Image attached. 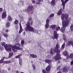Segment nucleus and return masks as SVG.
I'll use <instances>...</instances> for the list:
<instances>
[{"label": "nucleus", "instance_id": "21", "mask_svg": "<svg viewBox=\"0 0 73 73\" xmlns=\"http://www.w3.org/2000/svg\"><path fill=\"white\" fill-rule=\"evenodd\" d=\"M45 62L46 63H50V62H51V60L48 59H46L45 60Z\"/></svg>", "mask_w": 73, "mask_h": 73}, {"label": "nucleus", "instance_id": "16", "mask_svg": "<svg viewBox=\"0 0 73 73\" xmlns=\"http://www.w3.org/2000/svg\"><path fill=\"white\" fill-rule=\"evenodd\" d=\"M56 27L57 26L56 25H53L50 26V28L52 29H54L55 28H56Z\"/></svg>", "mask_w": 73, "mask_h": 73}, {"label": "nucleus", "instance_id": "9", "mask_svg": "<svg viewBox=\"0 0 73 73\" xmlns=\"http://www.w3.org/2000/svg\"><path fill=\"white\" fill-rule=\"evenodd\" d=\"M49 20L48 19H47L46 20V23L45 25V28H49Z\"/></svg>", "mask_w": 73, "mask_h": 73}, {"label": "nucleus", "instance_id": "54", "mask_svg": "<svg viewBox=\"0 0 73 73\" xmlns=\"http://www.w3.org/2000/svg\"><path fill=\"white\" fill-rule=\"evenodd\" d=\"M3 49H4V48H2L1 49V50H3Z\"/></svg>", "mask_w": 73, "mask_h": 73}, {"label": "nucleus", "instance_id": "45", "mask_svg": "<svg viewBox=\"0 0 73 73\" xmlns=\"http://www.w3.org/2000/svg\"><path fill=\"white\" fill-rule=\"evenodd\" d=\"M61 2L62 3V4H64V0H61Z\"/></svg>", "mask_w": 73, "mask_h": 73}, {"label": "nucleus", "instance_id": "1", "mask_svg": "<svg viewBox=\"0 0 73 73\" xmlns=\"http://www.w3.org/2000/svg\"><path fill=\"white\" fill-rule=\"evenodd\" d=\"M69 15L67 14H63L62 15L61 19L62 20V25L63 27H62L61 29L60 30L61 32L64 33L65 31V27L69 24V22H70V18H69L68 17Z\"/></svg>", "mask_w": 73, "mask_h": 73}, {"label": "nucleus", "instance_id": "57", "mask_svg": "<svg viewBox=\"0 0 73 73\" xmlns=\"http://www.w3.org/2000/svg\"><path fill=\"white\" fill-rule=\"evenodd\" d=\"M60 69V68H58V69Z\"/></svg>", "mask_w": 73, "mask_h": 73}, {"label": "nucleus", "instance_id": "13", "mask_svg": "<svg viewBox=\"0 0 73 73\" xmlns=\"http://www.w3.org/2000/svg\"><path fill=\"white\" fill-rule=\"evenodd\" d=\"M20 25V30L19 32V33L20 34V33H21L23 31V28H22V26H21V23H19Z\"/></svg>", "mask_w": 73, "mask_h": 73}, {"label": "nucleus", "instance_id": "40", "mask_svg": "<svg viewBox=\"0 0 73 73\" xmlns=\"http://www.w3.org/2000/svg\"><path fill=\"white\" fill-rule=\"evenodd\" d=\"M4 73V70H2L0 71V73Z\"/></svg>", "mask_w": 73, "mask_h": 73}, {"label": "nucleus", "instance_id": "51", "mask_svg": "<svg viewBox=\"0 0 73 73\" xmlns=\"http://www.w3.org/2000/svg\"><path fill=\"white\" fill-rule=\"evenodd\" d=\"M71 64L72 65H73V60L71 61Z\"/></svg>", "mask_w": 73, "mask_h": 73}, {"label": "nucleus", "instance_id": "33", "mask_svg": "<svg viewBox=\"0 0 73 73\" xmlns=\"http://www.w3.org/2000/svg\"><path fill=\"white\" fill-rule=\"evenodd\" d=\"M16 46H21V44H20L19 43H17L15 44Z\"/></svg>", "mask_w": 73, "mask_h": 73}, {"label": "nucleus", "instance_id": "47", "mask_svg": "<svg viewBox=\"0 0 73 73\" xmlns=\"http://www.w3.org/2000/svg\"><path fill=\"white\" fill-rule=\"evenodd\" d=\"M31 20H32L31 17H30L29 19V21H31Z\"/></svg>", "mask_w": 73, "mask_h": 73}, {"label": "nucleus", "instance_id": "17", "mask_svg": "<svg viewBox=\"0 0 73 73\" xmlns=\"http://www.w3.org/2000/svg\"><path fill=\"white\" fill-rule=\"evenodd\" d=\"M55 0H52V1L51 2V5L52 6H54V5H55Z\"/></svg>", "mask_w": 73, "mask_h": 73}, {"label": "nucleus", "instance_id": "42", "mask_svg": "<svg viewBox=\"0 0 73 73\" xmlns=\"http://www.w3.org/2000/svg\"><path fill=\"white\" fill-rule=\"evenodd\" d=\"M3 11V9L1 8L0 7V12H2Z\"/></svg>", "mask_w": 73, "mask_h": 73}, {"label": "nucleus", "instance_id": "30", "mask_svg": "<svg viewBox=\"0 0 73 73\" xmlns=\"http://www.w3.org/2000/svg\"><path fill=\"white\" fill-rule=\"evenodd\" d=\"M18 22L19 21H18V20L16 19L14 21V23L15 24H18Z\"/></svg>", "mask_w": 73, "mask_h": 73}, {"label": "nucleus", "instance_id": "41", "mask_svg": "<svg viewBox=\"0 0 73 73\" xmlns=\"http://www.w3.org/2000/svg\"><path fill=\"white\" fill-rule=\"evenodd\" d=\"M5 32H7V33L9 32V31L8 30V29H6L5 30Z\"/></svg>", "mask_w": 73, "mask_h": 73}, {"label": "nucleus", "instance_id": "26", "mask_svg": "<svg viewBox=\"0 0 73 73\" xmlns=\"http://www.w3.org/2000/svg\"><path fill=\"white\" fill-rule=\"evenodd\" d=\"M22 56V54H20L18 55L15 56V58H20L21 56Z\"/></svg>", "mask_w": 73, "mask_h": 73}, {"label": "nucleus", "instance_id": "5", "mask_svg": "<svg viewBox=\"0 0 73 73\" xmlns=\"http://www.w3.org/2000/svg\"><path fill=\"white\" fill-rule=\"evenodd\" d=\"M5 44H6V43L5 42H3L1 43L2 45L5 47V48L6 50L8 52H11V48L9 47L8 46V44H7L5 45Z\"/></svg>", "mask_w": 73, "mask_h": 73}, {"label": "nucleus", "instance_id": "61", "mask_svg": "<svg viewBox=\"0 0 73 73\" xmlns=\"http://www.w3.org/2000/svg\"><path fill=\"white\" fill-rule=\"evenodd\" d=\"M30 43V42H28V43Z\"/></svg>", "mask_w": 73, "mask_h": 73}, {"label": "nucleus", "instance_id": "62", "mask_svg": "<svg viewBox=\"0 0 73 73\" xmlns=\"http://www.w3.org/2000/svg\"><path fill=\"white\" fill-rule=\"evenodd\" d=\"M5 72H7V71H5Z\"/></svg>", "mask_w": 73, "mask_h": 73}, {"label": "nucleus", "instance_id": "58", "mask_svg": "<svg viewBox=\"0 0 73 73\" xmlns=\"http://www.w3.org/2000/svg\"><path fill=\"white\" fill-rule=\"evenodd\" d=\"M8 70L9 71V70H10V68H9L8 69Z\"/></svg>", "mask_w": 73, "mask_h": 73}, {"label": "nucleus", "instance_id": "14", "mask_svg": "<svg viewBox=\"0 0 73 73\" xmlns=\"http://www.w3.org/2000/svg\"><path fill=\"white\" fill-rule=\"evenodd\" d=\"M12 18L10 15H9L8 16L7 18V19L8 21H11L12 20Z\"/></svg>", "mask_w": 73, "mask_h": 73}, {"label": "nucleus", "instance_id": "22", "mask_svg": "<svg viewBox=\"0 0 73 73\" xmlns=\"http://www.w3.org/2000/svg\"><path fill=\"white\" fill-rule=\"evenodd\" d=\"M30 56H31L32 58H36V57H37V56L34 54H30Z\"/></svg>", "mask_w": 73, "mask_h": 73}, {"label": "nucleus", "instance_id": "35", "mask_svg": "<svg viewBox=\"0 0 73 73\" xmlns=\"http://www.w3.org/2000/svg\"><path fill=\"white\" fill-rule=\"evenodd\" d=\"M32 66L33 68V69L35 70L36 69V66L34 64H32Z\"/></svg>", "mask_w": 73, "mask_h": 73}, {"label": "nucleus", "instance_id": "39", "mask_svg": "<svg viewBox=\"0 0 73 73\" xmlns=\"http://www.w3.org/2000/svg\"><path fill=\"white\" fill-rule=\"evenodd\" d=\"M68 1H69V0H65L64 2V4H66V3Z\"/></svg>", "mask_w": 73, "mask_h": 73}, {"label": "nucleus", "instance_id": "10", "mask_svg": "<svg viewBox=\"0 0 73 73\" xmlns=\"http://www.w3.org/2000/svg\"><path fill=\"white\" fill-rule=\"evenodd\" d=\"M33 9V6L32 5L28 7L27 8V10L28 12L29 11H31L32 9Z\"/></svg>", "mask_w": 73, "mask_h": 73}, {"label": "nucleus", "instance_id": "48", "mask_svg": "<svg viewBox=\"0 0 73 73\" xmlns=\"http://www.w3.org/2000/svg\"><path fill=\"white\" fill-rule=\"evenodd\" d=\"M3 60H4V59H5V58L6 59H8V58H8H8H5V57H3Z\"/></svg>", "mask_w": 73, "mask_h": 73}, {"label": "nucleus", "instance_id": "34", "mask_svg": "<svg viewBox=\"0 0 73 73\" xmlns=\"http://www.w3.org/2000/svg\"><path fill=\"white\" fill-rule=\"evenodd\" d=\"M42 72L43 73H50L49 72H46V71L44 69H43L42 70Z\"/></svg>", "mask_w": 73, "mask_h": 73}, {"label": "nucleus", "instance_id": "59", "mask_svg": "<svg viewBox=\"0 0 73 73\" xmlns=\"http://www.w3.org/2000/svg\"><path fill=\"white\" fill-rule=\"evenodd\" d=\"M1 40V36H0V40Z\"/></svg>", "mask_w": 73, "mask_h": 73}, {"label": "nucleus", "instance_id": "55", "mask_svg": "<svg viewBox=\"0 0 73 73\" xmlns=\"http://www.w3.org/2000/svg\"><path fill=\"white\" fill-rule=\"evenodd\" d=\"M40 48H42V49H43V48H42V47L40 46Z\"/></svg>", "mask_w": 73, "mask_h": 73}, {"label": "nucleus", "instance_id": "46", "mask_svg": "<svg viewBox=\"0 0 73 73\" xmlns=\"http://www.w3.org/2000/svg\"><path fill=\"white\" fill-rule=\"evenodd\" d=\"M3 63L4 64H7V61H4L3 62Z\"/></svg>", "mask_w": 73, "mask_h": 73}, {"label": "nucleus", "instance_id": "3", "mask_svg": "<svg viewBox=\"0 0 73 73\" xmlns=\"http://www.w3.org/2000/svg\"><path fill=\"white\" fill-rule=\"evenodd\" d=\"M59 47V44H57L56 46V48L54 51L53 50V48H51L50 52L51 54H53L54 52H56L57 55L54 58V59L55 60H60V59H61V58L59 55L60 51L59 50L57 49Z\"/></svg>", "mask_w": 73, "mask_h": 73}, {"label": "nucleus", "instance_id": "31", "mask_svg": "<svg viewBox=\"0 0 73 73\" xmlns=\"http://www.w3.org/2000/svg\"><path fill=\"white\" fill-rule=\"evenodd\" d=\"M21 44L22 45L21 46H22V47H23V44H24V41L23 40H22L21 41Z\"/></svg>", "mask_w": 73, "mask_h": 73}, {"label": "nucleus", "instance_id": "8", "mask_svg": "<svg viewBox=\"0 0 73 73\" xmlns=\"http://www.w3.org/2000/svg\"><path fill=\"white\" fill-rule=\"evenodd\" d=\"M63 55L64 56H66V58L67 59H69V53L66 51H64L63 53Z\"/></svg>", "mask_w": 73, "mask_h": 73}, {"label": "nucleus", "instance_id": "6", "mask_svg": "<svg viewBox=\"0 0 73 73\" xmlns=\"http://www.w3.org/2000/svg\"><path fill=\"white\" fill-rule=\"evenodd\" d=\"M7 12L5 10H4L1 15L2 19H5L6 17H7Z\"/></svg>", "mask_w": 73, "mask_h": 73}, {"label": "nucleus", "instance_id": "36", "mask_svg": "<svg viewBox=\"0 0 73 73\" xmlns=\"http://www.w3.org/2000/svg\"><path fill=\"white\" fill-rule=\"evenodd\" d=\"M3 61H4V59H2L0 61V64H1V63H3Z\"/></svg>", "mask_w": 73, "mask_h": 73}, {"label": "nucleus", "instance_id": "56", "mask_svg": "<svg viewBox=\"0 0 73 73\" xmlns=\"http://www.w3.org/2000/svg\"><path fill=\"white\" fill-rule=\"evenodd\" d=\"M25 10H24L25 12H27V10L25 9Z\"/></svg>", "mask_w": 73, "mask_h": 73}, {"label": "nucleus", "instance_id": "38", "mask_svg": "<svg viewBox=\"0 0 73 73\" xmlns=\"http://www.w3.org/2000/svg\"><path fill=\"white\" fill-rule=\"evenodd\" d=\"M60 29V27H58V28H57L56 29V31H59Z\"/></svg>", "mask_w": 73, "mask_h": 73}, {"label": "nucleus", "instance_id": "2", "mask_svg": "<svg viewBox=\"0 0 73 73\" xmlns=\"http://www.w3.org/2000/svg\"><path fill=\"white\" fill-rule=\"evenodd\" d=\"M32 24H33V21H31L30 23L29 21L27 23V27L25 28V31H29V32H33L34 33L40 35V31H38V30H35L34 28L30 26H32Z\"/></svg>", "mask_w": 73, "mask_h": 73}, {"label": "nucleus", "instance_id": "15", "mask_svg": "<svg viewBox=\"0 0 73 73\" xmlns=\"http://www.w3.org/2000/svg\"><path fill=\"white\" fill-rule=\"evenodd\" d=\"M62 9H60L58 12L57 13V15L58 16H60V15H62Z\"/></svg>", "mask_w": 73, "mask_h": 73}, {"label": "nucleus", "instance_id": "4", "mask_svg": "<svg viewBox=\"0 0 73 73\" xmlns=\"http://www.w3.org/2000/svg\"><path fill=\"white\" fill-rule=\"evenodd\" d=\"M8 46L10 48H12V49L14 52H17V50H23V48L17 46L16 45L13 46L11 44H8Z\"/></svg>", "mask_w": 73, "mask_h": 73}, {"label": "nucleus", "instance_id": "37", "mask_svg": "<svg viewBox=\"0 0 73 73\" xmlns=\"http://www.w3.org/2000/svg\"><path fill=\"white\" fill-rule=\"evenodd\" d=\"M65 3H63L62 4V6H63V9H65Z\"/></svg>", "mask_w": 73, "mask_h": 73}, {"label": "nucleus", "instance_id": "18", "mask_svg": "<svg viewBox=\"0 0 73 73\" xmlns=\"http://www.w3.org/2000/svg\"><path fill=\"white\" fill-rule=\"evenodd\" d=\"M10 23H9V22L7 21V22L6 23V26L7 27V28H9V27H10Z\"/></svg>", "mask_w": 73, "mask_h": 73}, {"label": "nucleus", "instance_id": "29", "mask_svg": "<svg viewBox=\"0 0 73 73\" xmlns=\"http://www.w3.org/2000/svg\"><path fill=\"white\" fill-rule=\"evenodd\" d=\"M70 30L71 31H73V25H72L70 26Z\"/></svg>", "mask_w": 73, "mask_h": 73}, {"label": "nucleus", "instance_id": "60", "mask_svg": "<svg viewBox=\"0 0 73 73\" xmlns=\"http://www.w3.org/2000/svg\"><path fill=\"white\" fill-rule=\"evenodd\" d=\"M31 63H33V61H31Z\"/></svg>", "mask_w": 73, "mask_h": 73}, {"label": "nucleus", "instance_id": "52", "mask_svg": "<svg viewBox=\"0 0 73 73\" xmlns=\"http://www.w3.org/2000/svg\"><path fill=\"white\" fill-rule=\"evenodd\" d=\"M25 35V33L24 32L23 33V35H24V36Z\"/></svg>", "mask_w": 73, "mask_h": 73}, {"label": "nucleus", "instance_id": "49", "mask_svg": "<svg viewBox=\"0 0 73 73\" xmlns=\"http://www.w3.org/2000/svg\"><path fill=\"white\" fill-rule=\"evenodd\" d=\"M17 30H19V26H17L16 27Z\"/></svg>", "mask_w": 73, "mask_h": 73}, {"label": "nucleus", "instance_id": "28", "mask_svg": "<svg viewBox=\"0 0 73 73\" xmlns=\"http://www.w3.org/2000/svg\"><path fill=\"white\" fill-rule=\"evenodd\" d=\"M54 16V14L52 13L50 15V18H52V17H53Z\"/></svg>", "mask_w": 73, "mask_h": 73}, {"label": "nucleus", "instance_id": "11", "mask_svg": "<svg viewBox=\"0 0 73 73\" xmlns=\"http://www.w3.org/2000/svg\"><path fill=\"white\" fill-rule=\"evenodd\" d=\"M50 69H51V67L50 65H48L46 68V70L47 72H50Z\"/></svg>", "mask_w": 73, "mask_h": 73}, {"label": "nucleus", "instance_id": "50", "mask_svg": "<svg viewBox=\"0 0 73 73\" xmlns=\"http://www.w3.org/2000/svg\"><path fill=\"white\" fill-rule=\"evenodd\" d=\"M16 73H19V71L18 70H16Z\"/></svg>", "mask_w": 73, "mask_h": 73}, {"label": "nucleus", "instance_id": "43", "mask_svg": "<svg viewBox=\"0 0 73 73\" xmlns=\"http://www.w3.org/2000/svg\"><path fill=\"white\" fill-rule=\"evenodd\" d=\"M35 0H32V3L33 4H35Z\"/></svg>", "mask_w": 73, "mask_h": 73}, {"label": "nucleus", "instance_id": "25", "mask_svg": "<svg viewBox=\"0 0 73 73\" xmlns=\"http://www.w3.org/2000/svg\"><path fill=\"white\" fill-rule=\"evenodd\" d=\"M68 58H73V53H72L70 54V56H69V55H68Z\"/></svg>", "mask_w": 73, "mask_h": 73}, {"label": "nucleus", "instance_id": "32", "mask_svg": "<svg viewBox=\"0 0 73 73\" xmlns=\"http://www.w3.org/2000/svg\"><path fill=\"white\" fill-rule=\"evenodd\" d=\"M65 42H64L62 46V49H64V48H65Z\"/></svg>", "mask_w": 73, "mask_h": 73}, {"label": "nucleus", "instance_id": "20", "mask_svg": "<svg viewBox=\"0 0 73 73\" xmlns=\"http://www.w3.org/2000/svg\"><path fill=\"white\" fill-rule=\"evenodd\" d=\"M13 55V52H11L9 53V56L8 58H11V57H12V56Z\"/></svg>", "mask_w": 73, "mask_h": 73}, {"label": "nucleus", "instance_id": "19", "mask_svg": "<svg viewBox=\"0 0 73 73\" xmlns=\"http://www.w3.org/2000/svg\"><path fill=\"white\" fill-rule=\"evenodd\" d=\"M19 64L20 65H22V63L23 62L22 61V59L21 58H19Z\"/></svg>", "mask_w": 73, "mask_h": 73}, {"label": "nucleus", "instance_id": "24", "mask_svg": "<svg viewBox=\"0 0 73 73\" xmlns=\"http://www.w3.org/2000/svg\"><path fill=\"white\" fill-rule=\"evenodd\" d=\"M3 35L5 37H7L8 36V34L6 33H3Z\"/></svg>", "mask_w": 73, "mask_h": 73}, {"label": "nucleus", "instance_id": "27", "mask_svg": "<svg viewBox=\"0 0 73 73\" xmlns=\"http://www.w3.org/2000/svg\"><path fill=\"white\" fill-rule=\"evenodd\" d=\"M63 38L64 40H66V36L64 34H63Z\"/></svg>", "mask_w": 73, "mask_h": 73}, {"label": "nucleus", "instance_id": "44", "mask_svg": "<svg viewBox=\"0 0 73 73\" xmlns=\"http://www.w3.org/2000/svg\"><path fill=\"white\" fill-rule=\"evenodd\" d=\"M7 61V64H10V63H11V61L10 60H9Z\"/></svg>", "mask_w": 73, "mask_h": 73}, {"label": "nucleus", "instance_id": "53", "mask_svg": "<svg viewBox=\"0 0 73 73\" xmlns=\"http://www.w3.org/2000/svg\"><path fill=\"white\" fill-rule=\"evenodd\" d=\"M21 3H22V4H23V3L24 2H23V1H21Z\"/></svg>", "mask_w": 73, "mask_h": 73}, {"label": "nucleus", "instance_id": "7", "mask_svg": "<svg viewBox=\"0 0 73 73\" xmlns=\"http://www.w3.org/2000/svg\"><path fill=\"white\" fill-rule=\"evenodd\" d=\"M54 37L52 38V39L53 40L54 39V38L55 39L57 38H58V35L57 34V33L56 32V31H54Z\"/></svg>", "mask_w": 73, "mask_h": 73}, {"label": "nucleus", "instance_id": "23", "mask_svg": "<svg viewBox=\"0 0 73 73\" xmlns=\"http://www.w3.org/2000/svg\"><path fill=\"white\" fill-rule=\"evenodd\" d=\"M43 1V0H38L36 1V4H39L40 2H39V1H40V2H42Z\"/></svg>", "mask_w": 73, "mask_h": 73}, {"label": "nucleus", "instance_id": "12", "mask_svg": "<svg viewBox=\"0 0 73 73\" xmlns=\"http://www.w3.org/2000/svg\"><path fill=\"white\" fill-rule=\"evenodd\" d=\"M70 69V68L68 67V68H66V67H64L63 68V72H68V70H69Z\"/></svg>", "mask_w": 73, "mask_h": 73}, {"label": "nucleus", "instance_id": "63", "mask_svg": "<svg viewBox=\"0 0 73 73\" xmlns=\"http://www.w3.org/2000/svg\"><path fill=\"white\" fill-rule=\"evenodd\" d=\"M22 19H23V18H22Z\"/></svg>", "mask_w": 73, "mask_h": 73}]
</instances>
